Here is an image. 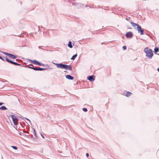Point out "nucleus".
Listing matches in <instances>:
<instances>
[{
  "mask_svg": "<svg viewBox=\"0 0 159 159\" xmlns=\"http://www.w3.org/2000/svg\"><path fill=\"white\" fill-rule=\"evenodd\" d=\"M144 52L146 53V56L150 59H151L153 55L152 50L148 48H146L144 49Z\"/></svg>",
  "mask_w": 159,
  "mask_h": 159,
  "instance_id": "nucleus-1",
  "label": "nucleus"
},
{
  "mask_svg": "<svg viewBox=\"0 0 159 159\" xmlns=\"http://www.w3.org/2000/svg\"><path fill=\"white\" fill-rule=\"evenodd\" d=\"M11 116L12 118V120L15 125H17L18 124V119L14 115H11Z\"/></svg>",
  "mask_w": 159,
  "mask_h": 159,
  "instance_id": "nucleus-2",
  "label": "nucleus"
},
{
  "mask_svg": "<svg viewBox=\"0 0 159 159\" xmlns=\"http://www.w3.org/2000/svg\"><path fill=\"white\" fill-rule=\"evenodd\" d=\"M136 30L138 31V33L140 34L141 35L144 34V30L143 29H142L140 25L138 26V27H136Z\"/></svg>",
  "mask_w": 159,
  "mask_h": 159,
  "instance_id": "nucleus-3",
  "label": "nucleus"
},
{
  "mask_svg": "<svg viewBox=\"0 0 159 159\" xmlns=\"http://www.w3.org/2000/svg\"><path fill=\"white\" fill-rule=\"evenodd\" d=\"M52 63L53 64L55 65L58 68H60L61 69H64L65 64H63L62 63H56L54 62H52Z\"/></svg>",
  "mask_w": 159,
  "mask_h": 159,
  "instance_id": "nucleus-4",
  "label": "nucleus"
},
{
  "mask_svg": "<svg viewBox=\"0 0 159 159\" xmlns=\"http://www.w3.org/2000/svg\"><path fill=\"white\" fill-rule=\"evenodd\" d=\"M133 36V33L131 32H129L127 33L126 34V36L127 38H132Z\"/></svg>",
  "mask_w": 159,
  "mask_h": 159,
  "instance_id": "nucleus-5",
  "label": "nucleus"
},
{
  "mask_svg": "<svg viewBox=\"0 0 159 159\" xmlns=\"http://www.w3.org/2000/svg\"><path fill=\"white\" fill-rule=\"evenodd\" d=\"M64 69L67 70H71L72 67L70 65H66L65 64Z\"/></svg>",
  "mask_w": 159,
  "mask_h": 159,
  "instance_id": "nucleus-6",
  "label": "nucleus"
},
{
  "mask_svg": "<svg viewBox=\"0 0 159 159\" xmlns=\"http://www.w3.org/2000/svg\"><path fill=\"white\" fill-rule=\"evenodd\" d=\"M94 77L95 76L93 75L92 76H88L87 79L90 81L92 82L95 80V78H93V77Z\"/></svg>",
  "mask_w": 159,
  "mask_h": 159,
  "instance_id": "nucleus-7",
  "label": "nucleus"
},
{
  "mask_svg": "<svg viewBox=\"0 0 159 159\" xmlns=\"http://www.w3.org/2000/svg\"><path fill=\"white\" fill-rule=\"evenodd\" d=\"M65 77L67 79L69 80H73L74 79V77L70 75H66Z\"/></svg>",
  "mask_w": 159,
  "mask_h": 159,
  "instance_id": "nucleus-8",
  "label": "nucleus"
},
{
  "mask_svg": "<svg viewBox=\"0 0 159 159\" xmlns=\"http://www.w3.org/2000/svg\"><path fill=\"white\" fill-rule=\"evenodd\" d=\"M130 24L131 25L133 26L134 28L136 30V27H138V26H139V24L135 23L134 22H131L130 23Z\"/></svg>",
  "mask_w": 159,
  "mask_h": 159,
  "instance_id": "nucleus-9",
  "label": "nucleus"
},
{
  "mask_svg": "<svg viewBox=\"0 0 159 159\" xmlns=\"http://www.w3.org/2000/svg\"><path fill=\"white\" fill-rule=\"evenodd\" d=\"M30 66H33V67H29V68L33 69L35 70H38V67H34V65L32 64H30Z\"/></svg>",
  "mask_w": 159,
  "mask_h": 159,
  "instance_id": "nucleus-10",
  "label": "nucleus"
},
{
  "mask_svg": "<svg viewBox=\"0 0 159 159\" xmlns=\"http://www.w3.org/2000/svg\"><path fill=\"white\" fill-rule=\"evenodd\" d=\"M9 57H11V58L14 59H15L17 58L16 56L14 55L13 54H11V53H10Z\"/></svg>",
  "mask_w": 159,
  "mask_h": 159,
  "instance_id": "nucleus-11",
  "label": "nucleus"
},
{
  "mask_svg": "<svg viewBox=\"0 0 159 159\" xmlns=\"http://www.w3.org/2000/svg\"><path fill=\"white\" fill-rule=\"evenodd\" d=\"M74 4L77 8H80L81 7V4L78 3H75Z\"/></svg>",
  "mask_w": 159,
  "mask_h": 159,
  "instance_id": "nucleus-12",
  "label": "nucleus"
},
{
  "mask_svg": "<svg viewBox=\"0 0 159 159\" xmlns=\"http://www.w3.org/2000/svg\"><path fill=\"white\" fill-rule=\"evenodd\" d=\"M68 46L70 48H72L73 47V46L72 44V42L70 41L68 44Z\"/></svg>",
  "mask_w": 159,
  "mask_h": 159,
  "instance_id": "nucleus-13",
  "label": "nucleus"
},
{
  "mask_svg": "<svg viewBox=\"0 0 159 159\" xmlns=\"http://www.w3.org/2000/svg\"><path fill=\"white\" fill-rule=\"evenodd\" d=\"M159 51V48L158 47H156L154 49V53H156Z\"/></svg>",
  "mask_w": 159,
  "mask_h": 159,
  "instance_id": "nucleus-14",
  "label": "nucleus"
},
{
  "mask_svg": "<svg viewBox=\"0 0 159 159\" xmlns=\"http://www.w3.org/2000/svg\"><path fill=\"white\" fill-rule=\"evenodd\" d=\"M7 109V107L4 106H2L0 107V109L2 110H6Z\"/></svg>",
  "mask_w": 159,
  "mask_h": 159,
  "instance_id": "nucleus-15",
  "label": "nucleus"
},
{
  "mask_svg": "<svg viewBox=\"0 0 159 159\" xmlns=\"http://www.w3.org/2000/svg\"><path fill=\"white\" fill-rule=\"evenodd\" d=\"M131 94L132 93L131 92L128 91L126 93L125 96L126 97H128L129 96H130Z\"/></svg>",
  "mask_w": 159,
  "mask_h": 159,
  "instance_id": "nucleus-16",
  "label": "nucleus"
},
{
  "mask_svg": "<svg viewBox=\"0 0 159 159\" xmlns=\"http://www.w3.org/2000/svg\"><path fill=\"white\" fill-rule=\"evenodd\" d=\"M77 54L73 55L72 57L71 58V60H74L75 59V58L77 57Z\"/></svg>",
  "mask_w": 159,
  "mask_h": 159,
  "instance_id": "nucleus-17",
  "label": "nucleus"
},
{
  "mask_svg": "<svg viewBox=\"0 0 159 159\" xmlns=\"http://www.w3.org/2000/svg\"><path fill=\"white\" fill-rule=\"evenodd\" d=\"M46 68H38V70L42 71L47 70Z\"/></svg>",
  "mask_w": 159,
  "mask_h": 159,
  "instance_id": "nucleus-18",
  "label": "nucleus"
},
{
  "mask_svg": "<svg viewBox=\"0 0 159 159\" xmlns=\"http://www.w3.org/2000/svg\"><path fill=\"white\" fill-rule=\"evenodd\" d=\"M37 65L39 66H44V64H43L42 63H41L39 61L38 62Z\"/></svg>",
  "mask_w": 159,
  "mask_h": 159,
  "instance_id": "nucleus-19",
  "label": "nucleus"
},
{
  "mask_svg": "<svg viewBox=\"0 0 159 159\" xmlns=\"http://www.w3.org/2000/svg\"><path fill=\"white\" fill-rule=\"evenodd\" d=\"M10 63H11V64H13L14 65H16L17 63L16 62H14L13 61H11L10 62Z\"/></svg>",
  "mask_w": 159,
  "mask_h": 159,
  "instance_id": "nucleus-20",
  "label": "nucleus"
},
{
  "mask_svg": "<svg viewBox=\"0 0 159 159\" xmlns=\"http://www.w3.org/2000/svg\"><path fill=\"white\" fill-rule=\"evenodd\" d=\"M33 134L35 136V138L36 139L37 136H36V131L34 129Z\"/></svg>",
  "mask_w": 159,
  "mask_h": 159,
  "instance_id": "nucleus-21",
  "label": "nucleus"
},
{
  "mask_svg": "<svg viewBox=\"0 0 159 159\" xmlns=\"http://www.w3.org/2000/svg\"><path fill=\"white\" fill-rule=\"evenodd\" d=\"M5 60H6V61L8 62H9L10 63L11 60H9V59H8L7 58V57H5Z\"/></svg>",
  "mask_w": 159,
  "mask_h": 159,
  "instance_id": "nucleus-22",
  "label": "nucleus"
},
{
  "mask_svg": "<svg viewBox=\"0 0 159 159\" xmlns=\"http://www.w3.org/2000/svg\"><path fill=\"white\" fill-rule=\"evenodd\" d=\"M38 62V61H37L34 60L33 64L35 65H37Z\"/></svg>",
  "mask_w": 159,
  "mask_h": 159,
  "instance_id": "nucleus-23",
  "label": "nucleus"
},
{
  "mask_svg": "<svg viewBox=\"0 0 159 159\" xmlns=\"http://www.w3.org/2000/svg\"><path fill=\"white\" fill-rule=\"evenodd\" d=\"M11 147L14 149L15 150H17V148L16 146H11Z\"/></svg>",
  "mask_w": 159,
  "mask_h": 159,
  "instance_id": "nucleus-24",
  "label": "nucleus"
},
{
  "mask_svg": "<svg viewBox=\"0 0 159 159\" xmlns=\"http://www.w3.org/2000/svg\"><path fill=\"white\" fill-rule=\"evenodd\" d=\"M3 53L4 54H5L6 55H7V56H9V55H10V53H7V52H3Z\"/></svg>",
  "mask_w": 159,
  "mask_h": 159,
  "instance_id": "nucleus-25",
  "label": "nucleus"
},
{
  "mask_svg": "<svg viewBox=\"0 0 159 159\" xmlns=\"http://www.w3.org/2000/svg\"><path fill=\"white\" fill-rule=\"evenodd\" d=\"M82 110L84 112H86L88 111L87 109L85 108H83Z\"/></svg>",
  "mask_w": 159,
  "mask_h": 159,
  "instance_id": "nucleus-26",
  "label": "nucleus"
},
{
  "mask_svg": "<svg viewBox=\"0 0 159 159\" xmlns=\"http://www.w3.org/2000/svg\"><path fill=\"white\" fill-rule=\"evenodd\" d=\"M122 48H123V49L124 50H125L126 49V48H127L125 46H124Z\"/></svg>",
  "mask_w": 159,
  "mask_h": 159,
  "instance_id": "nucleus-27",
  "label": "nucleus"
},
{
  "mask_svg": "<svg viewBox=\"0 0 159 159\" xmlns=\"http://www.w3.org/2000/svg\"><path fill=\"white\" fill-rule=\"evenodd\" d=\"M29 61H30L31 62V63H33V61H34V60H30V59L29 60Z\"/></svg>",
  "mask_w": 159,
  "mask_h": 159,
  "instance_id": "nucleus-28",
  "label": "nucleus"
},
{
  "mask_svg": "<svg viewBox=\"0 0 159 159\" xmlns=\"http://www.w3.org/2000/svg\"><path fill=\"white\" fill-rule=\"evenodd\" d=\"M38 48H39V49H43V50H45V49L43 48H41V46H39L38 47Z\"/></svg>",
  "mask_w": 159,
  "mask_h": 159,
  "instance_id": "nucleus-29",
  "label": "nucleus"
},
{
  "mask_svg": "<svg viewBox=\"0 0 159 159\" xmlns=\"http://www.w3.org/2000/svg\"><path fill=\"white\" fill-rule=\"evenodd\" d=\"M0 59L3 61H5V60L4 59H3L1 56H0Z\"/></svg>",
  "mask_w": 159,
  "mask_h": 159,
  "instance_id": "nucleus-30",
  "label": "nucleus"
},
{
  "mask_svg": "<svg viewBox=\"0 0 159 159\" xmlns=\"http://www.w3.org/2000/svg\"><path fill=\"white\" fill-rule=\"evenodd\" d=\"M25 119L28 121V122L29 123H30V120L29 119H27V118H25Z\"/></svg>",
  "mask_w": 159,
  "mask_h": 159,
  "instance_id": "nucleus-31",
  "label": "nucleus"
},
{
  "mask_svg": "<svg viewBox=\"0 0 159 159\" xmlns=\"http://www.w3.org/2000/svg\"><path fill=\"white\" fill-rule=\"evenodd\" d=\"M89 153H86V157H89Z\"/></svg>",
  "mask_w": 159,
  "mask_h": 159,
  "instance_id": "nucleus-32",
  "label": "nucleus"
},
{
  "mask_svg": "<svg viewBox=\"0 0 159 159\" xmlns=\"http://www.w3.org/2000/svg\"><path fill=\"white\" fill-rule=\"evenodd\" d=\"M4 104V103L1 102H0V106H1L2 105H3Z\"/></svg>",
  "mask_w": 159,
  "mask_h": 159,
  "instance_id": "nucleus-33",
  "label": "nucleus"
},
{
  "mask_svg": "<svg viewBox=\"0 0 159 159\" xmlns=\"http://www.w3.org/2000/svg\"><path fill=\"white\" fill-rule=\"evenodd\" d=\"M41 135L43 138L44 139V136L42 134H41Z\"/></svg>",
  "mask_w": 159,
  "mask_h": 159,
  "instance_id": "nucleus-34",
  "label": "nucleus"
},
{
  "mask_svg": "<svg viewBox=\"0 0 159 159\" xmlns=\"http://www.w3.org/2000/svg\"><path fill=\"white\" fill-rule=\"evenodd\" d=\"M27 46L26 45H23L22 46V47H26Z\"/></svg>",
  "mask_w": 159,
  "mask_h": 159,
  "instance_id": "nucleus-35",
  "label": "nucleus"
},
{
  "mask_svg": "<svg viewBox=\"0 0 159 159\" xmlns=\"http://www.w3.org/2000/svg\"><path fill=\"white\" fill-rule=\"evenodd\" d=\"M16 65H17V66H20V65H21L20 64H19V63H17V64Z\"/></svg>",
  "mask_w": 159,
  "mask_h": 159,
  "instance_id": "nucleus-36",
  "label": "nucleus"
},
{
  "mask_svg": "<svg viewBox=\"0 0 159 159\" xmlns=\"http://www.w3.org/2000/svg\"><path fill=\"white\" fill-rule=\"evenodd\" d=\"M16 61H18L20 60L19 59H16Z\"/></svg>",
  "mask_w": 159,
  "mask_h": 159,
  "instance_id": "nucleus-37",
  "label": "nucleus"
},
{
  "mask_svg": "<svg viewBox=\"0 0 159 159\" xmlns=\"http://www.w3.org/2000/svg\"><path fill=\"white\" fill-rule=\"evenodd\" d=\"M157 70L159 72V68H157Z\"/></svg>",
  "mask_w": 159,
  "mask_h": 159,
  "instance_id": "nucleus-38",
  "label": "nucleus"
},
{
  "mask_svg": "<svg viewBox=\"0 0 159 159\" xmlns=\"http://www.w3.org/2000/svg\"><path fill=\"white\" fill-rule=\"evenodd\" d=\"M30 66V65H28V68H29V67H31Z\"/></svg>",
  "mask_w": 159,
  "mask_h": 159,
  "instance_id": "nucleus-39",
  "label": "nucleus"
},
{
  "mask_svg": "<svg viewBox=\"0 0 159 159\" xmlns=\"http://www.w3.org/2000/svg\"><path fill=\"white\" fill-rule=\"evenodd\" d=\"M17 36L21 37V36L20 35H17Z\"/></svg>",
  "mask_w": 159,
  "mask_h": 159,
  "instance_id": "nucleus-40",
  "label": "nucleus"
},
{
  "mask_svg": "<svg viewBox=\"0 0 159 159\" xmlns=\"http://www.w3.org/2000/svg\"><path fill=\"white\" fill-rule=\"evenodd\" d=\"M128 28L129 29H131V28H130L129 27H128Z\"/></svg>",
  "mask_w": 159,
  "mask_h": 159,
  "instance_id": "nucleus-41",
  "label": "nucleus"
},
{
  "mask_svg": "<svg viewBox=\"0 0 159 159\" xmlns=\"http://www.w3.org/2000/svg\"><path fill=\"white\" fill-rule=\"evenodd\" d=\"M128 28L129 29H131V28H130L129 27H128Z\"/></svg>",
  "mask_w": 159,
  "mask_h": 159,
  "instance_id": "nucleus-42",
  "label": "nucleus"
},
{
  "mask_svg": "<svg viewBox=\"0 0 159 159\" xmlns=\"http://www.w3.org/2000/svg\"><path fill=\"white\" fill-rule=\"evenodd\" d=\"M20 4H21H21H22V2H20Z\"/></svg>",
  "mask_w": 159,
  "mask_h": 159,
  "instance_id": "nucleus-43",
  "label": "nucleus"
},
{
  "mask_svg": "<svg viewBox=\"0 0 159 159\" xmlns=\"http://www.w3.org/2000/svg\"><path fill=\"white\" fill-rule=\"evenodd\" d=\"M126 20H128V19H127V18H126Z\"/></svg>",
  "mask_w": 159,
  "mask_h": 159,
  "instance_id": "nucleus-44",
  "label": "nucleus"
},
{
  "mask_svg": "<svg viewBox=\"0 0 159 159\" xmlns=\"http://www.w3.org/2000/svg\"><path fill=\"white\" fill-rule=\"evenodd\" d=\"M72 3V4H73V5H74V3Z\"/></svg>",
  "mask_w": 159,
  "mask_h": 159,
  "instance_id": "nucleus-45",
  "label": "nucleus"
}]
</instances>
